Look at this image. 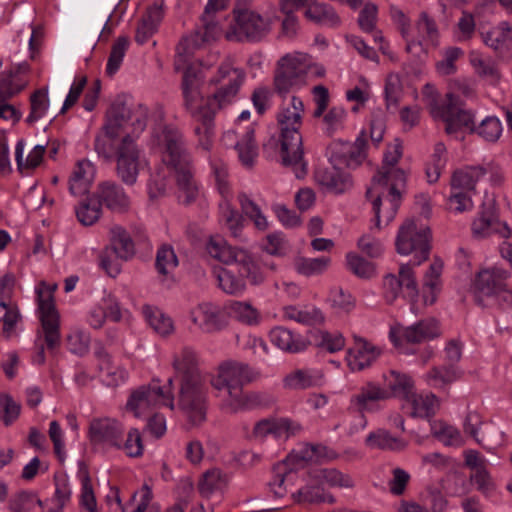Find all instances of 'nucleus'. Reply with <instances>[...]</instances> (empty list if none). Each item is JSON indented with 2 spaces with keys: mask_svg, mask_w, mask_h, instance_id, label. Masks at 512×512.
Listing matches in <instances>:
<instances>
[{
  "mask_svg": "<svg viewBox=\"0 0 512 512\" xmlns=\"http://www.w3.org/2000/svg\"><path fill=\"white\" fill-rule=\"evenodd\" d=\"M460 371L453 364L434 366L426 374L429 385L435 388H444L460 377Z\"/></svg>",
  "mask_w": 512,
  "mask_h": 512,
  "instance_id": "obj_42",
  "label": "nucleus"
},
{
  "mask_svg": "<svg viewBox=\"0 0 512 512\" xmlns=\"http://www.w3.org/2000/svg\"><path fill=\"white\" fill-rule=\"evenodd\" d=\"M269 337L275 346L285 352L297 353L307 347V343L299 335H295L291 330L281 326L273 328Z\"/></svg>",
  "mask_w": 512,
  "mask_h": 512,
  "instance_id": "obj_35",
  "label": "nucleus"
},
{
  "mask_svg": "<svg viewBox=\"0 0 512 512\" xmlns=\"http://www.w3.org/2000/svg\"><path fill=\"white\" fill-rule=\"evenodd\" d=\"M322 116L323 122L326 125V132L329 136H332L338 129L343 127L347 111L342 106H333Z\"/></svg>",
  "mask_w": 512,
  "mask_h": 512,
  "instance_id": "obj_62",
  "label": "nucleus"
},
{
  "mask_svg": "<svg viewBox=\"0 0 512 512\" xmlns=\"http://www.w3.org/2000/svg\"><path fill=\"white\" fill-rule=\"evenodd\" d=\"M324 374L316 369H297L284 378V386L291 390H305L321 386Z\"/></svg>",
  "mask_w": 512,
  "mask_h": 512,
  "instance_id": "obj_31",
  "label": "nucleus"
},
{
  "mask_svg": "<svg viewBox=\"0 0 512 512\" xmlns=\"http://www.w3.org/2000/svg\"><path fill=\"white\" fill-rule=\"evenodd\" d=\"M331 264V258L321 256L317 258H308L301 255L293 259V268L301 276L315 277L324 274Z\"/></svg>",
  "mask_w": 512,
  "mask_h": 512,
  "instance_id": "obj_38",
  "label": "nucleus"
},
{
  "mask_svg": "<svg viewBox=\"0 0 512 512\" xmlns=\"http://www.w3.org/2000/svg\"><path fill=\"white\" fill-rule=\"evenodd\" d=\"M303 114V101L297 96H292L290 104L284 107L277 116L281 132V162L285 167L291 168L298 179L304 178L308 172L300 133Z\"/></svg>",
  "mask_w": 512,
  "mask_h": 512,
  "instance_id": "obj_3",
  "label": "nucleus"
},
{
  "mask_svg": "<svg viewBox=\"0 0 512 512\" xmlns=\"http://www.w3.org/2000/svg\"><path fill=\"white\" fill-rule=\"evenodd\" d=\"M439 335V322L435 318L421 320L411 326L405 327L402 332L403 339L412 344L428 341Z\"/></svg>",
  "mask_w": 512,
  "mask_h": 512,
  "instance_id": "obj_30",
  "label": "nucleus"
},
{
  "mask_svg": "<svg viewBox=\"0 0 512 512\" xmlns=\"http://www.w3.org/2000/svg\"><path fill=\"white\" fill-rule=\"evenodd\" d=\"M422 95L431 116L433 119L438 120V117L446 109V99L442 102H439V94L431 84L424 85L422 89Z\"/></svg>",
  "mask_w": 512,
  "mask_h": 512,
  "instance_id": "obj_63",
  "label": "nucleus"
},
{
  "mask_svg": "<svg viewBox=\"0 0 512 512\" xmlns=\"http://www.w3.org/2000/svg\"><path fill=\"white\" fill-rule=\"evenodd\" d=\"M219 206L225 225L234 237H238L243 227L242 215L226 199Z\"/></svg>",
  "mask_w": 512,
  "mask_h": 512,
  "instance_id": "obj_55",
  "label": "nucleus"
},
{
  "mask_svg": "<svg viewBox=\"0 0 512 512\" xmlns=\"http://www.w3.org/2000/svg\"><path fill=\"white\" fill-rule=\"evenodd\" d=\"M368 142L365 131H361L352 143L341 139L332 141L327 147L328 159L332 165L356 169L367 158Z\"/></svg>",
  "mask_w": 512,
  "mask_h": 512,
  "instance_id": "obj_15",
  "label": "nucleus"
},
{
  "mask_svg": "<svg viewBox=\"0 0 512 512\" xmlns=\"http://www.w3.org/2000/svg\"><path fill=\"white\" fill-rule=\"evenodd\" d=\"M177 266L178 258L173 247L168 244L162 245L156 253L155 267L157 272L161 276L167 277Z\"/></svg>",
  "mask_w": 512,
  "mask_h": 512,
  "instance_id": "obj_46",
  "label": "nucleus"
},
{
  "mask_svg": "<svg viewBox=\"0 0 512 512\" xmlns=\"http://www.w3.org/2000/svg\"><path fill=\"white\" fill-rule=\"evenodd\" d=\"M284 315L290 320L306 325H316L324 322L323 314L316 308L306 311L297 309L294 306H288L284 309Z\"/></svg>",
  "mask_w": 512,
  "mask_h": 512,
  "instance_id": "obj_56",
  "label": "nucleus"
},
{
  "mask_svg": "<svg viewBox=\"0 0 512 512\" xmlns=\"http://www.w3.org/2000/svg\"><path fill=\"white\" fill-rule=\"evenodd\" d=\"M98 203L116 213L129 210L130 198L124 188L114 181H103L98 184L95 194Z\"/></svg>",
  "mask_w": 512,
  "mask_h": 512,
  "instance_id": "obj_25",
  "label": "nucleus"
},
{
  "mask_svg": "<svg viewBox=\"0 0 512 512\" xmlns=\"http://www.w3.org/2000/svg\"><path fill=\"white\" fill-rule=\"evenodd\" d=\"M140 150L135 139L126 134L116 149V174L126 185L132 186L137 182L141 168Z\"/></svg>",
  "mask_w": 512,
  "mask_h": 512,
  "instance_id": "obj_17",
  "label": "nucleus"
},
{
  "mask_svg": "<svg viewBox=\"0 0 512 512\" xmlns=\"http://www.w3.org/2000/svg\"><path fill=\"white\" fill-rule=\"evenodd\" d=\"M207 253L226 265H234L237 272L247 277L253 285L263 282L264 277L251 256L242 249L230 246L221 236H211L206 244Z\"/></svg>",
  "mask_w": 512,
  "mask_h": 512,
  "instance_id": "obj_8",
  "label": "nucleus"
},
{
  "mask_svg": "<svg viewBox=\"0 0 512 512\" xmlns=\"http://www.w3.org/2000/svg\"><path fill=\"white\" fill-rule=\"evenodd\" d=\"M325 448L320 445H307L300 451L287 457L282 463L274 467L275 475L268 483L270 490L276 497H284L288 493V486L293 483L296 473L292 468H288V463L302 465L308 462H318L322 456L321 452Z\"/></svg>",
  "mask_w": 512,
  "mask_h": 512,
  "instance_id": "obj_11",
  "label": "nucleus"
},
{
  "mask_svg": "<svg viewBox=\"0 0 512 512\" xmlns=\"http://www.w3.org/2000/svg\"><path fill=\"white\" fill-rule=\"evenodd\" d=\"M204 76L201 70L188 66L182 77L181 90L183 105L195 122L194 133L198 137V146L209 151L215 136V122H212V111L208 106V99L203 104L200 92Z\"/></svg>",
  "mask_w": 512,
  "mask_h": 512,
  "instance_id": "obj_4",
  "label": "nucleus"
},
{
  "mask_svg": "<svg viewBox=\"0 0 512 512\" xmlns=\"http://www.w3.org/2000/svg\"><path fill=\"white\" fill-rule=\"evenodd\" d=\"M158 404L166 405L173 410L174 396L170 391H164L159 380H152L148 385H143L131 393L126 407L139 417L143 410Z\"/></svg>",
  "mask_w": 512,
  "mask_h": 512,
  "instance_id": "obj_18",
  "label": "nucleus"
},
{
  "mask_svg": "<svg viewBox=\"0 0 512 512\" xmlns=\"http://www.w3.org/2000/svg\"><path fill=\"white\" fill-rule=\"evenodd\" d=\"M437 398L434 394L418 395L414 391L405 399L404 409L413 417L429 418L435 414Z\"/></svg>",
  "mask_w": 512,
  "mask_h": 512,
  "instance_id": "obj_37",
  "label": "nucleus"
},
{
  "mask_svg": "<svg viewBox=\"0 0 512 512\" xmlns=\"http://www.w3.org/2000/svg\"><path fill=\"white\" fill-rule=\"evenodd\" d=\"M147 109L142 105L128 106L124 101H114L106 114L103 131L112 137H118L127 127H133V133H140L146 127Z\"/></svg>",
  "mask_w": 512,
  "mask_h": 512,
  "instance_id": "obj_9",
  "label": "nucleus"
},
{
  "mask_svg": "<svg viewBox=\"0 0 512 512\" xmlns=\"http://www.w3.org/2000/svg\"><path fill=\"white\" fill-rule=\"evenodd\" d=\"M177 406L192 425L206 420L208 391L204 379L180 382Z\"/></svg>",
  "mask_w": 512,
  "mask_h": 512,
  "instance_id": "obj_10",
  "label": "nucleus"
},
{
  "mask_svg": "<svg viewBox=\"0 0 512 512\" xmlns=\"http://www.w3.org/2000/svg\"><path fill=\"white\" fill-rule=\"evenodd\" d=\"M486 174V170L480 166L465 167L453 172L450 180V188L475 194L476 184Z\"/></svg>",
  "mask_w": 512,
  "mask_h": 512,
  "instance_id": "obj_33",
  "label": "nucleus"
},
{
  "mask_svg": "<svg viewBox=\"0 0 512 512\" xmlns=\"http://www.w3.org/2000/svg\"><path fill=\"white\" fill-rule=\"evenodd\" d=\"M191 321L205 333H215L227 325L225 313L212 303L206 302L197 305L190 312Z\"/></svg>",
  "mask_w": 512,
  "mask_h": 512,
  "instance_id": "obj_23",
  "label": "nucleus"
},
{
  "mask_svg": "<svg viewBox=\"0 0 512 512\" xmlns=\"http://www.w3.org/2000/svg\"><path fill=\"white\" fill-rule=\"evenodd\" d=\"M20 410V404L11 395L0 394V420L5 426H10L19 417Z\"/></svg>",
  "mask_w": 512,
  "mask_h": 512,
  "instance_id": "obj_59",
  "label": "nucleus"
},
{
  "mask_svg": "<svg viewBox=\"0 0 512 512\" xmlns=\"http://www.w3.org/2000/svg\"><path fill=\"white\" fill-rule=\"evenodd\" d=\"M305 16L316 24L326 27H337L341 23V19L335 9L326 3H319L312 0L305 11Z\"/></svg>",
  "mask_w": 512,
  "mask_h": 512,
  "instance_id": "obj_36",
  "label": "nucleus"
},
{
  "mask_svg": "<svg viewBox=\"0 0 512 512\" xmlns=\"http://www.w3.org/2000/svg\"><path fill=\"white\" fill-rule=\"evenodd\" d=\"M230 310L233 316L244 324L252 325L258 322V311L247 302H232Z\"/></svg>",
  "mask_w": 512,
  "mask_h": 512,
  "instance_id": "obj_61",
  "label": "nucleus"
},
{
  "mask_svg": "<svg viewBox=\"0 0 512 512\" xmlns=\"http://www.w3.org/2000/svg\"><path fill=\"white\" fill-rule=\"evenodd\" d=\"M471 230L476 238H486L492 234H498L502 238H509L511 236L510 228L506 223L501 222L497 218L495 210L491 205L482 206V210L472 222Z\"/></svg>",
  "mask_w": 512,
  "mask_h": 512,
  "instance_id": "obj_24",
  "label": "nucleus"
},
{
  "mask_svg": "<svg viewBox=\"0 0 512 512\" xmlns=\"http://www.w3.org/2000/svg\"><path fill=\"white\" fill-rule=\"evenodd\" d=\"M245 80V72L234 68L229 62L222 63L208 85L214 90L208 95V106L212 111V122L216 112L230 105L236 98Z\"/></svg>",
  "mask_w": 512,
  "mask_h": 512,
  "instance_id": "obj_7",
  "label": "nucleus"
},
{
  "mask_svg": "<svg viewBox=\"0 0 512 512\" xmlns=\"http://www.w3.org/2000/svg\"><path fill=\"white\" fill-rule=\"evenodd\" d=\"M229 0H209L200 18L201 28L194 31L190 36L183 37L177 45V55L181 59L189 56L203 43L214 39L217 34V24L214 21V14L224 10Z\"/></svg>",
  "mask_w": 512,
  "mask_h": 512,
  "instance_id": "obj_13",
  "label": "nucleus"
},
{
  "mask_svg": "<svg viewBox=\"0 0 512 512\" xmlns=\"http://www.w3.org/2000/svg\"><path fill=\"white\" fill-rule=\"evenodd\" d=\"M373 180L376 182L377 186L382 189L372 200V209L375 214V225L380 229L382 196L384 194L383 190H388V203L383 211V218L387 225L394 219L400 207V189L406 184V175L402 169L390 167V169L385 168V170H379L373 177Z\"/></svg>",
  "mask_w": 512,
  "mask_h": 512,
  "instance_id": "obj_6",
  "label": "nucleus"
},
{
  "mask_svg": "<svg viewBox=\"0 0 512 512\" xmlns=\"http://www.w3.org/2000/svg\"><path fill=\"white\" fill-rule=\"evenodd\" d=\"M502 130L503 128L500 120L495 116H489L476 126L474 133H477L487 142L495 143L499 140Z\"/></svg>",
  "mask_w": 512,
  "mask_h": 512,
  "instance_id": "obj_57",
  "label": "nucleus"
},
{
  "mask_svg": "<svg viewBox=\"0 0 512 512\" xmlns=\"http://www.w3.org/2000/svg\"><path fill=\"white\" fill-rule=\"evenodd\" d=\"M474 194L461 190L451 189L448 197V204L450 209L457 213L470 211L473 208L472 196Z\"/></svg>",
  "mask_w": 512,
  "mask_h": 512,
  "instance_id": "obj_64",
  "label": "nucleus"
},
{
  "mask_svg": "<svg viewBox=\"0 0 512 512\" xmlns=\"http://www.w3.org/2000/svg\"><path fill=\"white\" fill-rule=\"evenodd\" d=\"M38 310L40 313L41 332L49 351L56 350L61 344L60 320L56 310L52 290L46 293L37 291Z\"/></svg>",
  "mask_w": 512,
  "mask_h": 512,
  "instance_id": "obj_19",
  "label": "nucleus"
},
{
  "mask_svg": "<svg viewBox=\"0 0 512 512\" xmlns=\"http://www.w3.org/2000/svg\"><path fill=\"white\" fill-rule=\"evenodd\" d=\"M128 46L129 38L127 36L118 37L112 45L106 66V73L109 76H113L120 68Z\"/></svg>",
  "mask_w": 512,
  "mask_h": 512,
  "instance_id": "obj_52",
  "label": "nucleus"
},
{
  "mask_svg": "<svg viewBox=\"0 0 512 512\" xmlns=\"http://www.w3.org/2000/svg\"><path fill=\"white\" fill-rule=\"evenodd\" d=\"M75 213L78 221L84 226H91L101 216V205L98 201L90 197L83 199L79 206L75 208Z\"/></svg>",
  "mask_w": 512,
  "mask_h": 512,
  "instance_id": "obj_47",
  "label": "nucleus"
},
{
  "mask_svg": "<svg viewBox=\"0 0 512 512\" xmlns=\"http://www.w3.org/2000/svg\"><path fill=\"white\" fill-rule=\"evenodd\" d=\"M294 433L292 422L288 418H265L258 421L252 430L250 439L264 440L268 435L280 438L283 435Z\"/></svg>",
  "mask_w": 512,
  "mask_h": 512,
  "instance_id": "obj_29",
  "label": "nucleus"
},
{
  "mask_svg": "<svg viewBox=\"0 0 512 512\" xmlns=\"http://www.w3.org/2000/svg\"><path fill=\"white\" fill-rule=\"evenodd\" d=\"M223 390L226 391V396L221 401L220 409L230 415L267 407L274 402L271 395L264 392L244 391L243 386H230Z\"/></svg>",
  "mask_w": 512,
  "mask_h": 512,
  "instance_id": "obj_16",
  "label": "nucleus"
},
{
  "mask_svg": "<svg viewBox=\"0 0 512 512\" xmlns=\"http://www.w3.org/2000/svg\"><path fill=\"white\" fill-rule=\"evenodd\" d=\"M348 269L360 278H371L375 273L373 263L357 254L348 253L346 256Z\"/></svg>",
  "mask_w": 512,
  "mask_h": 512,
  "instance_id": "obj_60",
  "label": "nucleus"
},
{
  "mask_svg": "<svg viewBox=\"0 0 512 512\" xmlns=\"http://www.w3.org/2000/svg\"><path fill=\"white\" fill-rule=\"evenodd\" d=\"M438 120L445 122V131L448 134L455 133L462 127L467 128L471 133L476 129L473 114L461 107L453 93L446 94V109Z\"/></svg>",
  "mask_w": 512,
  "mask_h": 512,
  "instance_id": "obj_22",
  "label": "nucleus"
},
{
  "mask_svg": "<svg viewBox=\"0 0 512 512\" xmlns=\"http://www.w3.org/2000/svg\"><path fill=\"white\" fill-rule=\"evenodd\" d=\"M510 277V271L498 266L479 271L471 288L475 303L486 307L489 299L507 291V280Z\"/></svg>",
  "mask_w": 512,
  "mask_h": 512,
  "instance_id": "obj_14",
  "label": "nucleus"
},
{
  "mask_svg": "<svg viewBox=\"0 0 512 512\" xmlns=\"http://www.w3.org/2000/svg\"><path fill=\"white\" fill-rule=\"evenodd\" d=\"M293 500L301 505H315L324 502L334 503L335 499L332 495H326L321 482H317L309 477V482L297 490L292 492Z\"/></svg>",
  "mask_w": 512,
  "mask_h": 512,
  "instance_id": "obj_32",
  "label": "nucleus"
},
{
  "mask_svg": "<svg viewBox=\"0 0 512 512\" xmlns=\"http://www.w3.org/2000/svg\"><path fill=\"white\" fill-rule=\"evenodd\" d=\"M111 245L108 247L115 253L116 258L128 260L135 254L134 243L127 233L121 227H114L111 229Z\"/></svg>",
  "mask_w": 512,
  "mask_h": 512,
  "instance_id": "obj_41",
  "label": "nucleus"
},
{
  "mask_svg": "<svg viewBox=\"0 0 512 512\" xmlns=\"http://www.w3.org/2000/svg\"><path fill=\"white\" fill-rule=\"evenodd\" d=\"M390 397L388 390L381 388L373 382H368L359 389V392L351 397V404L354 405L360 413L370 409V404L385 400Z\"/></svg>",
  "mask_w": 512,
  "mask_h": 512,
  "instance_id": "obj_34",
  "label": "nucleus"
},
{
  "mask_svg": "<svg viewBox=\"0 0 512 512\" xmlns=\"http://www.w3.org/2000/svg\"><path fill=\"white\" fill-rule=\"evenodd\" d=\"M25 83L13 72L6 70L0 73V102H6L23 90Z\"/></svg>",
  "mask_w": 512,
  "mask_h": 512,
  "instance_id": "obj_50",
  "label": "nucleus"
},
{
  "mask_svg": "<svg viewBox=\"0 0 512 512\" xmlns=\"http://www.w3.org/2000/svg\"><path fill=\"white\" fill-rule=\"evenodd\" d=\"M366 444L371 448H379L383 450L400 451L405 449L407 443L389 432L378 430L370 433L366 438Z\"/></svg>",
  "mask_w": 512,
  "mask_h": 512,
  "instance_id": "obj_44",
  "label": "nucleus"
},
{
  "mask_svg": "<svg viewBox=\"0 0 512 512\" xmlns=\"http://www.w3.org/2000/svg\"><path fill=\"white\" fill-rule=\"evenodd\" d=\"M235 148L241 163L246 167H251L258 154L257 145L254 140V131L248 130L241 140L237 141Z\"/></svg>",
  "mask_w": 512,
  "mask_h": 512,
  "instance_id": "obj_48",
  "label": "nucleus"
},
{
  "mask_svg": "<svg viewBox=\"0 0 512 512\" xmlns=\"http://www.w3.org/2000/svg\"><path fill=\"white\" fill-rule=\"evenodd\" d=\"M49 108L48 90L46 88L36 90L30 97V113L26 122L33 124L42 118Z\"/></svg>",
  "mask_w": 512,
  "mask_h": 512,
  "instance_id": "obj_49",
  "label": "nucleus"
},
{
  "mask_svg": "<svg viewBox=\"0 0 512 512\" xmlns=\"http://www.w3.org/2000/svg\"><path fill=\"white\" fill-rule=\"evenodd\" d=\"M483 42L495 51H501L512 44V26L507 21L500 22L486 33H481Z\"/></svg>",
  "mask_w": 512,
  "mask_h": 512,
  "instance_id": "obj_39",
  "label": "nucleus"
},
{
  "mask_svg": "<svg viewBox=\"0 0 512 512\" xmlns=\"http://www.w3.org/2000/svg\"><path fill=\"white\" fill-rule=\"evenodd\" d=\"M225 485V479L219 469L205 472L198 484L199 492L204 497H209L213 492L220 490Z\"/></svg>",
  "mask_w": 512,
  "mask_h": 512,
  "instance_id": "obj_58",
  "label": "nucleus"
},
{
  "mask_svg": "<svg viewBox=\"0 0 512 512\" xmlns=\"http://www.w3.org/2000/svg\"><path fill=\"white\" fill-rule=\"evenodd\" d=\"M241 274L236 276L230 269H221L217 274L219 287L227 294H238L244 291L245 282Z\"/></svg>",
  "mask_w": 512,
  "mask_h": 512,
  "instance_id": "obj_51",
  "label": "nucleus"
},
{
  "mask_svg": "<svg viewBox=\"0 0 512 512\" xmlns=\"http://www.w3.org/2000/svg\"><path fill=\"white\" fill-rule=\"evenodd\" d=\"M395 248L399 255H412L413 259L400 265L398 275L387 274L384 276L383 297L387 304H393L401 295L411 303L414 310L419 295L414 267L421 265L429 258L430 228L417 227L413 219H406L398 229Z\"/></svg>",
  "mask_w": 512,
  "mask_h": 512,
  "instance_id": "obj_1",
  "label": "nucleus"
},
{
  "mask_svg": "<svg viewBox=\"0 0 512 512\" xmlns=\"http://www.w3.org/2000/svg\"><path fill=\"white\" fill-rule=\"evenodd\" d=\"M143 314L151 328L159 335L165 337L173 333L174 325L172 319L159 309L144 306Z\"/></svg>",
  "mask_w": 512,
  "mask_h": 512,
  "instance_id": "obj_43",
  "label": "nucleus"
},
{
  "mask_svg": "<svg viewBox=\"0 0 512 512\" xmlns=\"http://www.w3.org/2000/svg\"><path fill=\"white\" fill-rule=\"evenodd\" d=\"M172 365L180 382L203 379L198 369L196 352L190 347H183L176 353Z\"/></svg>",
  "mask_w": 512,
  "mask_h": 512,
  "instance_id": "obj_28",
  "label": "nucleus"
},
{
  "mask_svg": "<svg viewBox=\"0 0 512 512\" xmlns=\"http://www.w3.org/2000/svg\"><path fill=\"white\" fill-rule=\"evenodd\" d=\"M234 24L226 37L239 42H260L271 31V22L250 9H234Z\"/></svg>",
  "mask_w": 512,
  "mask_h": 512,
  "instance_id": "obj_12",
  "label": "nucleus"
},
{
  "mask_svg": "<svg viewBox=\"0 0 512 512\" xmlns=\"http://www.w3.org/2000/svg\"><path fill=\"white\" fill-rule=\"evenodd\" d=\"M24 140H19L15 148V158L18 170L22 173L24 169H35L38 167L43 159L45 153V146L36 145L30 154L27 156L26 161H23Z\"/></svg>",
  "mask_w": 512,
  "mask_h": 512,
  "instance_id": "obj_45",
  "label": "nucleus"
},
{
  "mask_svg": "<svg viewBox=\"0 0 512 512\" xmlns=\"http://www.w3.org/2000/svg\"><path fill=\"white\" fill-rule=\"evenodd\" d=\"M339 165L329 168H319L315 172V179L330 192L342 194L353 186L351 175L340 169Z\"/></svg>",
  "mask_w": 512,
  "mask_h": 512,
  "instance_id": "obj_26",
  "label": "nucleus"
},
{
  "mask_svg": "<svg viewBox=\"0 0 512 512\" xmlns=\"http://www.w3.org/2000/svg\"><path fill=\"white\" fill-rule=\"evenodd\" d=\"M309 477L321 484L326 483L332 487L353 488L354 481L350 475L344 474L334 468H316L309 472Z\"/></svg>",
  "mask_w": 512,
  "mask_h": 512,
  "instance_id": "obj_40",
  "label": "nucleus"
},
{
  "mask_svg": "<svg viewBox=\"0 0 512 512\" xmlns=\"http://www.w3.org/2000/svg\"><path fill=\"white\" fill-rule=\"evenodd\" d=\"M381 351L363 338L355 337V344L348 350L347 362L352 371H361L378 358Z\"/></svg>",
  "mask_w": 512,
  "mask_h": 512,
  "instance_id": "obj_27",
  "label": "nucleus"
},
{
  "mask_svg": "<svg viewBox=\"0 0 512 512\" xmlns=\"http://www.w3.org/2000/svg\"><path fill=\"white\" fill-rule=\"evenodd\" d=\"M152 143L163 153V161L175 171L180 201L190 204L196 199L198 189L183 134L172 125H161L153 130Z\"/></svg>",
  "mask_w": 512,
  "mask_h": 512,
  "instance_id": "obj_2",
  "label": "nucleus"
},
{
  "mask_svg": "<svg viewBox=\"0 0 512 512\" xmlns=\"http://www.w3.org/2000/svg\"><path fill=\"white\" fill-rule=\"evenodd\" d=\"M124 434L123 426L112 418H96L90 422L88 436L95 445L105 444L121 448Z\"/></svg>",
  "mask_w": 512,
  "mask_h": 512,
  "instance_id": "obj_21",
  "label": "nucleus"
},
{
  "mask_svg": "<svg viewBox=\"0 0 512 512\" xmlns=\"http://www.w3.org/2000/svg\"><path fill=\"white\" fill-rule=\"evenodd\" d=\"M310 74L323 75L312 64L310 57L304 54L285 55L277 63L274 88L280 95L300 90L307 86Z\"/></svg>",
  "mask_w": 512,
  "mask_h": 512,
  "instance_id": "obj_5",
  "label": "nucleus"
},
{
  "mask_svg": "<svg viewBox=\"0 0 512 512\" xmlns=\"http://www.w3.org/2000/svg\"><path fill=\"white\" fill-rule=\"evenodd\" d=\"M388 387L390 396L401 397L404 400L413 393V382L412 380L400 373L395 371L390 372V378L388 379Z\"/></svg>",
  "mask_w": 512,
  "mask_h": 512,
  "instance_id": "obj_54",
  "label": "nucleus"
},
{
  "mask_svg": "<svg viewBox=\"0 0 512 512\" xmlns=\"http://www.w3.org/2000/svg\"><path fill=\"white\" fill-rule=\"evenodd\" d=\"M239 203L242 211L254 222L257 229L265 231L269 223L266 217L262 214L259 206L251 200L246 194H240L238 196Z\"/></svg>",
  "mask_w": 512,
  "mask_h": 512,
  "instance_id": "obj_53",
  "label": "nucleus"
},
{
  "mask_svg": "<svg viewBox=\"0 0 512 512\" xmlns=\"http://www.w3.org/2000/svg\"><path fill=\"white\" fill-rule=\"evenodd\" d=\"M259 373L253 370L248 364L227 360L218 367V374L211 380L214 389L221 391L230 386H244L256 380Z\"/></svg>",
  "mask_w": 512,
  "mask_h": 512,
  "instance_id": "obj_20",
  "label": "nucleus"
}]
</instances>
